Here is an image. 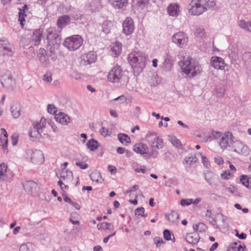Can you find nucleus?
Here are the masks:
<instances>
[{
  "instance_id": "1",
  "label": "nucleus",
  "mask_w": 251,
  "mask_h": 251,
  "mask_svg": "<svg viewBox=\"0 0 251 251\" xmlns=\"http://www.w3.org/2000/svg\"><path fill=\"white\" fill-rule=\"evenodd\" d=\"M47 41V49L51 53L54 52L59 48L61 45L62 37L61 32L55 28L50 27L45 32Z\"/></svg>"
},
{
  "instance_id": "2",
  "label": "nucleus",
  "mask_w": 251,
  "mask_h": 251,
  "mask_svg": "<svg viewBox=\"0 0 251 251\" xmlns=\"http://www.w3.org/2000/svg\"><path fill=\"white\" fill-rule=\"evenodd\" d=\"M189 12L192 15L199 16L208 9H214L215 0H192L189 4Z\"/></svg>"
},
{
  "instance_id": "3",
  "label": "nucleus",
  "mask_w": 251,
  "mask_h": 251,
  "mask_svg": "<svg viewBox=\"0 0 251 251\" xmlns=\"http://www.w3.org/2000/svg\"><path fill=\"white\" fill-rule=\"evenodd\" d=\"M83 41V38L79 35H73L66 38L63 45L69 50L75 51L79 49Z\"/></svg>"
},
{
  "instance_id": "4",
  "label": "nucleus",
  "mask_w": 251,
  "mask_h": 251,
  "mask_svg": "<svg viewBox=\"0 0 251 251\" xmlns=\"http://www.w3.org/2000/svg\"><path fill=\"white\" fill-rule=\"evenodd\" d=\"M14 52V49L8 40L4 38H0V60L6 61L13 55Z\"/></svg>"
},
{
  "instance_id": "5",
  "label": "nucleus",
  "mask_w": 251,
  "mask_h": 251,
  "mask_svg": "<svg viewBox=\"0 0 251 251\" xmlns=\"http://www.w3.org/2000/svg\"><path fill=\"white\" fill-rule=\"evenodd\" d=\"M128 63H147L150 62L148 56L140 51H133L130 52L127 57Z\"/></svg>"
},
{
  "instance_id": "6",
  "label": "nucleus",
  "mask_w": 251,
  "mask_h": 251,
  "mask_svg": "<svg viewBox=\"0 0 251 251\" xmlns=\"http://www.w3.org/2000/svg\"><path fill=\"white\" fill-rule=\"evenodd\" d=\"M172 40L177 47L183 48L187 45L188 37L185 32L179 31L173 35Z\"/></svg>"
},
{
  "instance_id": "7",
  "label": "nucleus",
  "mask_w": 251,
  "mask_h": 251,
  "mask_svg": "<svg viewBox=\"0 0 251 251\" xmlns=\"http://www.w3.org/2000/svg\"><path fill=\"white\" fill-rule=\"evenodd\" d=\"M122 73L123 70L121 66L117 64V65L113 67L108 75V81L112 83L118 82L122 76Z\"/></svg>"
},
{
  "instance_id": "8",
  "label": "nucleus",
  "mask_w": 251,
  "mask_h": 251,
  "mask_svg": "<svg viewBox=\"0 0 251 251\" xmlns=\"http://www.w3.org/2000/svg\"><path fill=\"white\" fill-rule=\"evenodd\" d=\"M27 154L33 163H40L43 161L44 156L40 150H35L34 151L32 149H29L27 151Z\"/></svg>"
},
{
  "instance_id": "9",
  "label": "nucleus",
  "mask_w": 251,
  "mask_h": 251,
  "mask_svg": "<svg viewBox=\"0 0 251 251\" xmlns=\"http://www.w3.org/2000/svg\"><path fill=\"white\" fill-rule=\"evenodd\" d=\"M204 178L211 186H219L221 182L219 176L211 171H207L204 174Z\"/></svg>"
},
{
  "instance_id": "10",
  "label": "nucleus",
  "mask_w": 251,
  "mask_h": 251,
  "mask_svg": "<svg viewBox=\"0 0 251 251\" xmlns=\"http://www.w3.org/2000/svg\"><path fill=\"white\" fill-rule=\"evenodd\" d=\"M180 67L182 75L185 74L186 76L192 78L198 74V71L196 70V66L194 65V64H182Z\"/></svg>"
},
{
  "instance_id": "11",
  "label": "nucleus",
  "mask_w": 251,
  "mask_h": 251,
  "mask_svg": "<svg viewBox=\"0 0 251 251\" xmlns=\"http://www.w3.org/2000/svg\"><path fill=\"white\" fill-rule=\"evenodd\" d=\"M233 151L239 154L247 156L249 154L250 150L249 148L240 142H235L233 145Z\"/></svg>"
},
{
  "instance_id": "12",
  "label": "nucleus",
  "mask_w": 251,
  "mask_h": 251,
  "mask_svg": "<svg viewBox=\"0 0 251 251\" xmlns=\"http://www.w3.org/2000/svg\"><path fill=\"white\" fill-rule=\"evenodd\" d=\"M44 29L43 28H39L34 30L31 36V43L34 46H38L40 44L43 38Z\"/></svg>"
},
{
  "instance_id": "13",
  "label": "nucleus",
  "mask_w": 251,
  "mask_h": 251,
  "mask_svg": "<svg viewBox=\"0 0 251 251\" xmlns=\"http://www.w3.org/2000/svg\"><path fill=\"white\" fill-rule=\"evenodd\" d=\"M134 26L132 19L127 17L123 24V32L126 35L131 34L134 31Z\"/></svg>"
},
{
  "instance_id": "14",
  "label": "nucleus",
  "mask_w": 251,
  "mask_h": 251,
  "mask_svg": "<svg viewBox=\"0 0 251 251\" xmlns=\"http://www.w3.org/2000/svg\"><path fill=\"white\" fill-rule=\"evenodd\" d=\"M233 135L229 132H226L224 136L222 137L221 141L220 142V146L223 149H226L229 146V143L233 142L232 138Z\"/></svg>"
},
{
  "instance_id": "15",
  "label": "nucleus",
  "mask_w": 251,
  "mask_h": 251,
  "mask_svg": "<svg viewBox=\"0 0 251 251\" xmlns=\"http://www.w3.org/2000/svg\"><path fill=\"white\" fill-rule=\"evenodd\" d=\"M60 178H62L67 184L71 183L74 179L72 171L68 169H62Z\"/></svg>"
},
{
  "instance_id": "16",
  "label": "nucleus",
  "mask_w": 251,
  "mask_h": 251,
  "mask_svg": "<svg viewBox=\"0 0 251 251\" xmlns=\"http://www.w3.org/2000/svg\"><path fill=\"white\" fill-rule=\"evenodd\" d=\"M55 119L57 122L62 125H67L70 123V117L67 114L63 112H60L58 114H55Z\"/></svg>"
},
{
  "instance_id": "17",
  "label": "nucleus",
  "mask_w": 251,
  "mask_h": 251,
  "mask_svg": "<svg viewBox=\"0 0 251 251\" xmlns=\"http://www.w3.org/2000/svg\"><path fill=\"white\" fill-rule=\"evenodd\" d=\"M81 58L85 63H95L97 60V55L95 52L90 51L82 55Z\"/></svg>"
},
{
  "instance_id": "18",
  "label": "nucleus",
  "mask_w": 251,
  "mask_h": 251,
  "mask_svg": "<svg viewBox=\"0 0 251 251\" xmlns=\"http://www.w3.org/2000/svg\"><path fill=\"white\" fill-rule=\"evenodd\" d=\"M115 9H124L127 5L128 0H108Z\"/></svg>"
},
{
  "instance_id": "19",
  "label": "nucleus",
  "mask_w": 251,
  "mask_h": 251,
  "mask_svg": "<svg viewBox=\"0 0 251 251\" xmlns=\"http://www.w3.org/2000/svg\"><path fill=\"white\" fill-rule=\"evenodd\" d=\"M70 22V17L69 15H64L59 17L57 20V25L60 29H62L68 25Z\"/></svg>"
},
{
  "instance_id": "20",
  "label": "nucleus",
  "mask_w": 251,
  "mask_h": 251,
  "mask_svg": "<svg viewBox=\"0 0 251 251\" xmlns=\"http://www.w3.org/2000/svg\"><path fill=\"white\" fill-rule=\"evenodd\" d=\"M185 239L188 243L192 245H196L199 242L200 237L198 233H189L187 234Z\"/></svg>"
},
{
  "instance_id": "21",
  "label": "nucleus",
  "mask_w": 251,
  "mask_h": 251,
  "mask_svg": "<svg viewBox=\"0 0 251 251\" xmlns=\"http://www.w3.org/2000/svg\"><path fill=\"white\" fill-rule=\"evenodd\" d=\"M167 12L169 16L177 17L179 12V5L177 3L170 4L167 7Z\"/></svg>"
},
{
  "instance_id": "22",
  "label": "nucleus",
  "mask_w": 251,
  "mask_h": 251,
  "mask_svg": "<svg viewBox=\"0 0 251 251\" xmlns=\"http://www.w3.org/2000/svg\"><path fill=\"white\" fill-rule=\"evenodd\" d=\"M238 47L236 45H230L228 47V54L229 57L231 59V63L236 61L238 58Z\"/></svg>"
},
{
  "instance_id": "23",
  "label": "nucleus",
  "mask_w": 251,
  "mask_h": 251,
  "mask_svg": "<svg viewBox=\"0 0 251 251\" xmlns=\"http://www.w3.org/2000/svg\"><path fill=\"white\" fill-rule=\"evenodd\" d=\"M111 55L114 57L118 56L121 53L122 50V44L121 42L116 41L111 46Z\"/></svg>"
},
{
  "instance_id": "24",
  "label": "nucleus",
  "mask_w": 251,
  "mask_h": 251,
  "mask_svg": "<svg viewBox=\"0 0 251 251\" xmlns=\"http://www.w3.org/2000/svg\"><path fill=\"white\" fill-rule=\"evenodd\" d=\"M23 186L25 191L32 194L37 188V184L33 180H27L23 183Z\"/></svg>"
},
{
  "instance_id": "25",
  "label": "nucleus",
  "mask_w": 251,
  "mask_h": 251,
  "mask_svg": "<svg viewBox=\"0 0 251 251\" xmlns=\"http://www.w3.org/2000/svg\"><path fill=\"white\" fill-rule=\"evenodd\" d=\"M28 8L26 4H24L22 8H19V21L20 22V24L22 28L24 27V22L25 21V17L26 16V13L28 11Z\"/></svg>"
},
{
  "instance_id": "26",
  "label": "nucleus",
  "mask_w": 251,
  "mask_h": 251,
  "mask_svg": "<svg viewBox=\"0 0 251 251\" xmlns=\"http://www.w3.org/2000/svg\"><path fill=\"white\" fill-rule=\"evenodd\" d=\"M177 56L180 60L178 63H193L194 61L193 59L184 50L179 51Z\"/></svg>"
},
{
  "instance_id": "27",
  "label": "nucleus",
  "mask_w": 251,
  "mask_h": 251,
  "mask_svg": "<svg viewBox=\"0 0 251 251\" xmlns=\"http://www.w3.org/2000/svg\"><path fill=\"white\" fill-rule=\"evenodd\" d=\"M21 105L18 103H13L10 106V111L13 117L15 119L20 116Z\"/></svg>"
},
{
  "instance_id": "28",
  "label": "nucleus",
  "mask_w": 251,
  "mask_h": 251,
  "mask_svg": "<svg viewBox=\"0 0 251 251\" xmlns=\"http://www.w3.org/2000/svg\"><path fill=\"white\" fill-rule=\"evenodd\" d=\"M0 81L2 86L6 89H12L15 84L13 77L6 79L4 78H0Z\"/></svg>"
},
{
  "instance_id": "29",
  "label": "nucleus",
  "mask_w": 251,
  "mask_h": 251,
  "mask_svg": "<svg viewBox=\"0 0 251 251\" xmlns=\"http://www.w3.org/2000/svg\"><path fill=\"white\" fill-rule=\"evenodd\" d=\"M135 76H138L145 68L146 64H130Z\"/></svg>"
},
{
  "instance_id": "30",
  "label": "nucleus",
  "mask_w": 251,
  "mask_h": 251,
  "mask_svg": "<svg viewBox=\"0 0 251 251\" xmlns=\"http://www.w3.org/2000/svg\"><path fill=\"white\" fill-rule=\"evenodd\" d=\"M163 140L161 138L156 137L152 142L151 147V149H160L163 148Z\"/></svg>"
},
{
  "instance_id": "31",
  "label": "nucleus",
  "mask_w": 251,
  "mask_h": 251,
  "mask_svg": "<svg viewBox=\"0 0 251 251\" xmlns=\"http://www.w3.org/2000/svg\"><path fill=\"white\" fill-rule=\"evenodd\" d=\"M238 25L239 27L244 30L251 32V22L248 21H246L244 20H241L238 22Z\"/></svg>"
},
{
  "instance_id": "32",
  "label": "nucleus",
  "mask_w": 251,
  "mask_h": 251,
  "mask_svg": "<svg viewBox=\"0 0 251 251\" xmlns=\"http://www.w3.org/2000/svg\"><path fill=\"white\" fill-rule=\"evenodd\" d=\"M86 146L91 151H94L99 147L100 144L97 140L91 139L88 140Z\"/></svg>"
},
{
  "instance_id": "33",
  "label": "nucleus",
  "mask_w": 251,
  "mask_h": 251,
  "mask_svg": "<svg viewBox=\"0 0 251 251\" xmlns=\"http://www.w3.org/2000/svg\"><path fill=\"white\" fill-rule=\"evenodd\" d=\"M113 26V23L110 21H104L102 25V31L105 34H107L110 33V30Z\"/></svg>"
},
{
  "instance_id": "34",
  "label": "nucleus",
  "mask_w": 251,
  "mask_h": 251,
  "mask_svg": "<svg viewBox=\"0 0 251 251\" xmlns=\"http://www.w3.org/2000/svg\"><path fill=\"white\" fill-rule=\"evenodd\" d=\"M118 139L122 144L125 145H127L131 142L130 137L125 133H119L118 135Z\"/></svg>"
},
{
  "instance_id": "35",
  "label": "nucleus",
  "mask_w": 251,
  "mask_h": 251,
  "mask_svg": "<svg viewBox=\"0 0 251 251\" xmlns=\"http://www.w3.org/2000/svg\"><path fill=\"white\" fill-rule=\"evenodd\" d=\"M240 180L241 183L247 188L251 187V179L247 175H243L241 176Z\"/></svg>"
},
{
  "instance_id": "36",
  "label": "nucleus",
  "mask_w": 251,
  "mask_h": 251,
  "mask_svg": "<svg viewBox=\"0 0 251 251\" xmlns=\"http://www.w3.org/2000/svg\"><path fill=\"white\" fill-rule=\"evenodd\" d=\"M216 96L219 98H222L224 97L226 92L225 88L222 85H217L215 87Z\"/></svg>"
},
{
  "instance_id": "37",
  "label": "nucleus",
  "mask_w": 251,
  "mask_h": 251,
  "mask_svg": "<svg viewBox=\"0 0 251 251\" xmlns=\"http://www.w3.org/2000/svg\"><path fill=\"white\" fill-rule=\"evenodd\" d=\"M38 57L41 63H45L47 62V57L46 51L43 49H40L38 54Z\"/></svg>"
},
{
  "instance_id": "38",
  "label": "nucleus",
  "mask_w": 251,
  "mask_h": 251,
  "mask_svg": "<svg viewBox=\"0 0 251 251\" xmlns=\"http://www.w3.org/2000/svg\"><path fill=\"white\" fill-rule=\"evenodd\" d=\"M38 57L41 63H45L47 62V57L46 51L43 49H40L38 54Z\"/></svg>"
},
{
  "instance_id": "39",
  "label": "nucleus",
  "mask_w": 251,
  "mask_h": 251,
  "mask_svg": "<svg viewBox=\"0 0 251 251\" xmlns=\"http://www.w3.org/2000/svg\"><path fill=\"white\" fill-rule=\"evenodd\" d=\"M33 245L30 243L28 242L25 244H23L20 246L19 248V251H33Z\"/></svg>"
},
{
  "instance_id": "40",
  "label": "nucleus",
  "mask_w": 251,
  "mask_h": 251,
  "mask_svg": "<svg viewBox=\"0 0 251 251\" xmlns=\"http://www.w3.org/2000/svg\"><path fill=\"white\" fill-rule=\"evenodd\" d=\"M167 220L169 222L175 223L179 218V214L177 212L172 211L168 215H166Z\"/></svg>"
},
{
  "instance_id": "41",
  "label": "nucleus",
  "mask_w": 251,
  "mask_h": 251,
  "mask_svg": "<svg viewBox=\"0 0 251 251\" xmlns=\"http://www.w3.org/2000/svg\"><path fill=\"white\" fill-rule=\"evenodd\" d=\"M7 165L5 163H2L0 164V179L5 180L6 176L4 173L6 171Z\"/></svg>"
},
{
  "instance_id": "42",
  "label": "nucleus",
  "mask_w": 251,
  "mask_h": 251,
  "mask_svg": "<svg viewBox=\"0 0 251 251\" xmlns=\"http://www.w3.org/2000/svg\"><path fill=\"white\" fill-rule=\"evenodd\" d=\"M89 176L93 181L98 182L99 178H101V174L100 172L94 171L90 174Z\"/></svg>"
},
{
  "instance_id": "43",
  "label": "nucleus",
  "mask_w": 251,
  "mask_h": 251,
  "mask_svg": "<svg viewBox=\"0 0 251 251\" xmlns=\"http://www.w3.org/2000/svg\"><path fill=\"white\" fill-rule=\"evenodd\" d=\"M151 0H137V4L142 9L147 8L150 4Z\"/></svg>"
},
{
  "instance_id": "44",
  "label": "nucleus",
  "mask_w": 251,
  "mask_h": 251,
  "mask_svg": "<svg viewBox=\"0 0 251 251\" xmlns=\"http://www.w3.org/2000/svg\"><path fill=\"white\" fill-rule=\"evenodd\" d=\"M170 141L173 146H175L177 149H180L182 148V145L180 141L176 137H172Z\"/></svg>"
},
{
  "instance_id": "45",
  "label": "nucleus",
  "mask_w": 251,
  "mask_h": 251,
  "mask_svg": "<svg viewBox=\"0 0 251 251\" xmlns=\"http://www.w3.org/2000/svg\"><path fill=\"white\" fill-rule=\"evenodd\" d=\"M111 226V224L108 222H103L99 223L97 225V228L99 230H101L103 229L111 230L109 226Z\"/></svg>"
},
{
  "instance_id": "46",
  "label": "nucleus",
  "mask_w": 251,
  "mask_h": 251,
  "mask_svg": "<svg viewBox=\"0 0 251 251\" xmlns=\"http://www.w3.org/2000/svg\"><path fill=\"white\" fill-rule=\"evenodd\" d=\"M90 8L92 12H96L99 11L100 8V4L98 0H96L91 2L90 3Z\"/></svg>"
},
{
  "instance_id": "47",
  "label": "nucleus",
  "mask_w": 251,
  "mask_h": 251,
  "mask_svg": "<svg viewBox=\"0 0 251 251\" xmlns=\"http://www.w3.org/2000/svg\"><path fill=\"white\" fill-rule=\"evenodd\" d=\"M135 215L140 216L143 217H147V214H144L145 213V208L143 207H140L136 208L135 210Z\"/></svg>"
},
{
  "instance_id": "48",
  "label": "nucleus",
  "mask_w": 251,
  "mask_h": 251,
  "mask_svg": "<svg viewBox=\"0 0 251 251\" xmlns=\"http://www.w3.org/2000/svg\"><path fill=\"white\" fill-rule=\"evenodd\" d=\"M12 77L11 72L8 70L0 72V78H4L6 79Z\"/></svg>"
},
{
  "instance_id": "49",
  "label": "nucleus",
  "mask_w": 251,
  "mask_h": 251,
  "mask_svg": "<svg viewBox=\"0 0 251 251\" xmlns=\"http://www.w3.org/2000/svg\"><path fill=\"white\" fill-rule=\"evenodd\" d=\"M28 135L30 138H39L41 137V134L40 132L37 130H31L28 132Z\"/></svg>"
},
{
  "instance_id": "50",
  "label": "nucleus",
  "mask_w": 251,
  "mask_h": 251,
  "mask_svg": "<svg viewBox=\"0 0 251 251\" xmlns=\"http://www.w3.org/2000/svg\"><path fill=\"white\" fill-rule=\"evenodd\" d=\"M43 79L47 82H50L52 81V73L48 71L46 72V73L43 75Z\"/></svg>"
},
{
  "instance_id": "51",
  "label": "nucleus",
  "mask_w": 251,
  "mask_h": 251,
  "mask_svg": "<svg viewBox=\"0 0 251 251\" xmlns=\"http://www.w3.org/2000/svg\"><path fill=\"white\" fill-rule=\"evenodd\" d=\"M185 161L186 163L191 164L193 162H195L197 161V158L195 155H192L186 157L185 158Z\"/></svg>"
},
{
  "instance_id": "52",
  "label": "nucleus",
  "mask_w": 251,
  "mask_h": 251,
  "mask_svg": "<svg viewBox=\"0 0 251 251\" xmlns=\"http://www.w3.org/2000/svg\"><path fill=\"white\" fill-rule=\"evenodd\" d=\"M172 234L170 230L167 229H165L163 231V237L167 241L171 240H172Z\"/></svg>"
},
{
  "instance_id": "53",
  "label": "nucleus",
  "mask_w": 251,
  "mask_h": 251,
  "mask_svg": "<svg viewBox=\"0 0 251 251\" xmlns=\"http://www.w3.org/2000/svg\"><path fill=\"white\" fill-rule=\"evenodd\" d=\"M47 111L50 114H55L56 107L53 104H49L47 106Z\"/></svg>"
},
{
  "instance_id": "54",
  "label": "nucleus",
  "mask_w": 251,
  "mask_h": 251,
  "mask_svg": "<svg viewBox=\"0 0 251 251\" xmlns=\"http://www.w3.org/2000/svg\"><path fill=\"white\" fill-rule=\"evenodd\" d=\"M210 63H224V60L222 57L213 56L211 58Z\"/></svg>"
},
{
  "instance_id": "55",
  "label": "nucleus",
  "mask_w": 251,
  "mask_h": 251,
  "mask_svg": "<svg viewBox=\"0 0 251 251\" xmlns=\"http://www.w3.org/2000/svg\"><path fill=\"white\" fill-rule=\"evenodd\" d=\"M222 132L220 131H216L214 130L211 131V138L213 139H219L222 136Z\"/></svg>"
},
{
  "instance_id": "56",
  "label": "nucleus",
  "mask_w": 251,
  "mask_h": 251,
  "mask_svg": "<svg viewBox=\"0 0 251 251\" xmlns=\"http://www.w3.org/2000/svg\"><path fill=\"white\" fill-rule=\"evenodd\" d=\"M159 152L157 151L156 150V149H152V151L147 153V155H148V157L149 158H156L157 156H158V154Z\"/></svg>"
},
{
  "instance_id": "57",
  "label": "nucleus",
  "mask_w": 251,
  "mask_h": 251,
  "mask_svg": "<svg viewBox=\"0 0 251 251\" xmlns=\"http://www.w3.org/2000/svg\"><path fill=\"white\" fill-rule=\"evenodd\" d=\"M212 66L216 69L222 70L225 71V67H227L226 64H210Z\"/></svg>"
},
{
  "instance_id": "58",
  "label": "nucleus",
  "mask_w": 251,
  "mask_h": 251,
  "mask_svg": "<svg viewBox=\"0 0 251 251\" xmlns=\"http://www.w3.org/2000/svg\"><path fill=\"white\" fill-rule=\"evenodd\" d=\"M195 34L196 37L201 38L205 34V31L203 28H199L197 29Z\"/></svg>"
},
{
  "instance_id": "59",
  "label": "nucleus",
  "mask_w": 251,
  "mask_h": 251,
  "mask_svg": "<svg viewBox=\"0 0 251 251\" xmlns=\"http://www.w3.org/2000/svg\"><path fill=\"white\" fill-rule=\"evenodd\" d=\"M193 202V199H182L180 201V204L182 206H188Z\"/></svg>"
},
{
  "instance_id": "60",
  "label": "nucleus",
  "mask_w": 251,
  "mask_h": 251,
  "mask_svg": "<svg viewBox=\"0 0 251 251\" xmlns=\"http://www.w3.org/2000/svg\"><path fill=\"white\" fill-rule=\"evenodd\" d=\"M71 16L74 20H78L81 17V14L77 11L73 10L71 13Z\"/></svg>"
},
{
  "instance_id": "61",
  "label": "nucleus",
  "mask_w": 251,
  "mask_h": 251,
  "mask_svg": "<svg viewBox=\"0 0 251 251\" xmlns=\"http://www.w3.org/2000/svg\"><path fill=\"white\" fill-rule=\"evenodd\" d=\"M75 165L79 167L80 169L84 170L88 167V165L81 161H78L75 163Z\"/></svg>"
},
{
  "instance_id": "62",
  "label": "nucleus",
  "mask_w": 251,
  "mask_h": 251,
  "mask_svg": "<svg viewBox=\"0 0 251 251\" xmlns=\"http://www.w3.org/2000/svg\"><path fill=\"white\" fill-rule=\"evenodd\" d=\"M154 243L156 244V247H159L161 244L164 243V241L162 238L159 237H155L153 239Z\"/></svg>"
},
{
  "instance_id": "63",
  "label": "nucleus",
  "mask_w": 251,
  "mask_h": 251,
  "mask_svg": "<svg viewBox=\"0 0 251 251\" xmlns=\"http://www.w3.org/2000/svg\"><path fill=\"white\" fill-rule=\"evenodd\" d=\"M72 77L75 78V79H80L82 76V75L80 73L75 71H73L71 74Z\"/></svg>"
},
{
  "instance_id": "64",
  "label": "nucleus",
  "mask_w": 251,
  "mask_h": 251,
  "mask_svg": "<svg viewBox=\"0 0 251 251\" xmlns=\"http://www.w3.org/2000/svg\"><path fill=\"white\" fill-rule=\"evenodd\" d=\"M201 160L204 166L207 168H209L210 164L207 157H205V156L202 155Z\"/></svg>"
}]
</instances>
